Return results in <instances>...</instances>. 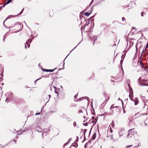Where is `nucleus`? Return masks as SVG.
<instances>
[{"label": "nucleus", "instance_id": "obj_1", "mask_svg": "<svg viewBox=\"0 0 148 148\" xmlns=\"http://www.w3.org/2000/svg\"><path fill=\"white\" fill-rule=\"evenodd\" d=\"M134 130V129H131L129 130L128 131V134H127V137L128 138H130L132 136V131H133ZM133 132V135H134V134H135L137 133V132L135 131H132Z\"/></svg>", "mask_w": 148, "mask_h": 148}, {"label": "nucleus", "instance_id": "obj_2", "mask_svg": "<svg viewBox=\"0 0 148 148\" xmlns=\"http://www.w3.org/2000/svg\"><path fill=\"white\" fill-rule=\"evenodd\" d=\"M144 106L143 108H145L146 109H148V100H147L144 101Z\"/></svg>", "mask_w": 148, "mask_h": 148}, {"label": "nucleus", "instance_id": "obj_3", "mask_svg": "<svg viewBox=\"0 0 148 148\" xmlns=\"http://www.w3.org/2000/svg\"><path fill=\"white\" fill-rule=\"evenodd\" d=\"M129 97H130V99H131V100L133 101H134V104H135V105H137L138 103V100H133L132 99V97H132V96H131V95H129Z\"/></svg>", "mask_w": 148, "mask_h": 148}, {"label": "nucleus", "instance_id": "obj_4", "mask_svg": "<svg viewBox=\"0 0 148 148\" xmlns=\"http://www.w3.org/2000/svg\"><path fill=\"white\" fill-rule=\"evenodd\" d=\"M29 39L26 42V43H25V48L26 49L27 48V45L28 48H29L30 46V44H29Z\"/></svg>", "mask_w": 148, "mask_h": 148}, {"label": "nucleus", "instance_id": "obj_5", "mask_svg": "<svg viewBox=\"0 0 148 148\" xmlns=\"http://www.w3.org/2000/svg\"><path fill=\"white\" fill-rule=\"evenodd\" d=\"M129 123L130 124L132 122V118H129Z\"/></svg>", "mask_w": 148, "mask_h": 148}, {"label": "nucleus", "instance_id": "obj_6", "mask_svg": "<svg viewBox=\"0 0 148 148\" xmlns=\"http://www.w3.org/2000/svg\"><path fill=\"white\" fill-rule=\"evenodd\" d=\"M114 123L113 122H112L110 124V125L109 127H111V128H112V127H113V126H114Z\"/></svg>", "mask_w": 148, "mask_h": 148}, {"label": "nucleus", "instance_id": "obj_7", "mask_svg": "<svg viewBox=\"0 0 148 148\" xmlns=\"http://www.w3.org/2000/svg\"><path fill=\"white\" fill-rule=\"evenodd\" d=\"M45 71H49V72H53V70H47V69H44Z\"/></svg>", "mask_w": 148, "mask_h": 148}, {"label": "nucleus", "instance_id": "obj_8", "mask_svg": "<svg viewBox=\"0 0 148 148\" xmlns=\"http://www.w3.org/2000/svg\"><path fill=\"white\" fill-rule=\"evenodd\" d=\"M90 14V13L86 12L84 13V14L86 16H88Z\"/></svg>", "mask_w": 148, "mask_h": 148}, {"label": "nucleus", "instance_id": "obj_9", "mask_svg": "<svg viewBox=\"0 0 148 148\" xmlns=\"http://www.w3.org/2000/svg\"><path fill=\"white\" fill-rule=\"evenodd\" d=\"M12 0H8L6 2V4H8L11 2Z\"/></svg>", "mask_w": 148, "mask_h": 148}, {"label": "nucleus", "instance_id": "obj_10", "mask_svg": "<svg viewBox=\"0 0 148 148\" xmlns=\"http://www.w3.org/2000/svg\"><path fill=\"white\" fill-rule=\"evenodd\" d=\"M129 88H130V92H132L131 95H131V96H132V97H133V95H132L133 93L132 92V89L131 88H130V87H129Z\"/></svg>", "mask_w": 148, "mask_h": 148}, {"label": "nucleus", "instance_id": "obj_11", "mask_svg": "<svg viewBox=\"0 0 148 148\" xmlns=\"http://www.w3.org/2000/svg\"><path fill=\"white\" fill-rule=\"evenodd\" d=\"M114 107H115L113 105H112L111 106V107H110V110H112V108H114Z\"/></svg>", "mask_w": 148, "mask_h": 148}, {"label": "nucleus", "instance_id": "obj_12", "mask_svg": "<svg viewBox=\"0 0 148 148\" xmlns=\"http://www.w3.org/2000/svg\"><path fill=\"white\" fill-rule=\"evenodd\" d=\"M140 85L141 86H147L148 84H140Z\"/></svg>", "mask_w": 148, "mask_h": 148}, {"label": "nucleus", "instance_id": "obj_13", "mask_svg": "<svg viewBox=\"0 0 148 148\" xmlns=\"http://www.w3.org/2000/svg\"><path fill=\"white\" fill-rule=\"evenodd\" d=\"M147 48H148V42L147 43L146 47L145 48V50H146Z\"/></svg>", "mask_w": 148, "mask_h": 148}, {"label": "nucleus", "instance_id": "obj_14", "mask_svg": "<svg viewBox=\"0 0 148 148\" xmlns=\"http://www.w3.org/2000/svg\"><path fill=\"white\" fill-rule=\"evenodd\" d=\"M110 132L111 133H112V128H111V127H110Z\"/></svg>", "mask_w": 148, "mask_h": 148}, {"label": "nucleus", "instance_id": "obj_15", "mask_svg": "<svg viewBox=\"0 0 148 148\" xmlns=\"http://www.w3.org/2000/svg\"><path fill=\"white\" fill-rule=\"evenodd\" d=\"M76 123L75 122H74L73 123V125L74 126H75L76 125Z\"/></svg>", "mask_w": 148, "mask_h": 148}, {"label": "nucleus", "instance_id": "obj_16", "mask_svg": "<svg viewBox=\"0 0 148 148\" xmlns=\"http://www.w3.org/2000/svg\"><path fill=\"white\" fill-rule=\"evenodd\" d=\"M122 20L123 21H124L125 20V18H124V17H123L122 18Z\"/></svg>", "mask_w": 148, "mask_h": 148}, {"label": "nucleus", "instance_id": "obj_17", "mask_svg": "<svg viewBox=\"0 0 148 148\" xmlns=\"http://www.w3.org/2000/svg\"><path fill=\"white\" fill-rule=\"evenodd\" d=\"M69 142L66 143H65V144H64V145H65H65H67L69 144Z\"/></svg>", "mask_w": 148, "mask_h": 148}, {"label": "nucleus", "instance_id": "obj_18", "mask_svg": "<svg viewBox=\"0 0 148 148\" xmlns=\"http://www.w3.org/2000/svg\"><path fill=\"white\" fill-rule=\"evenodd\" d=\"M110 138L111 139H113V136L112 135H111L110 136Z\"/></svg>", "mask_w": 148, "mask_h": 148}, {"label": "nucleus", "instance_id": "obj_19", "mask_svg": "<svg viewBox=\"0 0 148 148\" xmlns=\"http://www.w3.org/2000/svg\"><path fill=\"white\" fill-rule=\"evenodd\" d=\"M147 50H147V49H146V50H145V49H143V53H144V52H145V50L147 51Z\"/></svg>", "mask_w": 148, "mask_h": 148}, {"label": "nucleus", "instance_id": "obj_20", "mask_svg": "<svg viewBox=\"0 0 148 148\" xmlns=\"http://www.w3.org/2000/svg\"><path fill=\"white\" fill-rule=\"evenodd\" d=\"M148 122V119H147L145 121V122L147 123Z\"/></svg>", "mask_w": 148, "mask_h": 148}, {"label": "nucleus", "instance_id": "obj_21", "mask_svg": "<svg viewBox=\"0 0 148 148\" xmlns=\"http://www.w3.org/2000/svg\"><path fill=\"white\" fill-rule=\"evenodd\" d=\"M40 114V113H36L35 114V115H38V114Z\"/></svg>", "mask_w": 148, "mask_h": 148}, {"label": "nucleus", "instance_id": "obj_22", "mask_svg": "<svg viewBox=\"0 0 148 148\" xmlns=\"http://www.w3.org/2000/svg\"><path fill=\"white\" fill-rule=\"evenodd\" d=\"M141 16H143V12H142L141 13Z\"/></svg>", "mask_w": 148, "mask_h": 148}, {"label": "nucleus", "instance_id": "obj_23", "mask_svg": "<svg viewBox=\"0 0 148 148\" xmlns=\"http://www.w3.org/2000/svg\"><path fill=\"white\" fill-rule=\"evenodd\" d=\"M132 145H130L129 146H128L127 147V148L128 147H132Z\"/></svg>", "mask_w": 148, "mask_h": 148}, {"label": "nucleus", "instance_id": "obj_24", "mask_svg": "<svg viewBox=\"0 0 148 148\" xmlns=\"http://www.w3.org/2000/svg\"><path fill=\"white\" fill-rule=\"evenodd\" d=\"M79 113H81V112H82V110H80L79 111Z\"/></svg>", "mask_w": 148, "mask_h": 148}, {"label": "nucleus", "instance_id": "obj_25", "mask_svg": "<svg viewBox=\"0 0 148 148\" xmlns=\"http://www.w3.org/2000/svg\"><path fill=\"white\" fill-rule=\"evenodd\" d=\"M49 98H50V97H51V95H49Z\"/></svg>", "mask_w": 148, "mask_h": 148}, {"label": "nucleus", "instance_id": "obj_26", "mask_svg": "<svg viewBox=\"0 0 148 148\" xmlns=\"http://www.w3.org/2000/svg\"><path fill=\"white\" fill-rule=\"evenodd\" d=\"M2 8V7H0V10H1Z\"/></svg>", "mask_w": 148, "mask_h": 148}, {"label": "nucleus", "instance_id": "obj_27", "mask_svg": "<svg viewBox=\"0 0 148 148\" xmlns=\"http://www.w3.org/2000/svg\"><path fill=\"white\" fill-rule=\"evenodd\" d=\"M18 27H21V25H18Z\"/></svg>", "mask_w": 148, "mask_h": 148}, {"label": "nucleus", "instance_id": "obj_28", "mask_svg": "<svg viewBox=\"0 0 148 148\" xmlns=\"http://www.w3.org/2000/svg\"><path fill=\"white\" fill-rule=\"evenodd\" d=\"M39 79H37L36 81H35V83L36 82V81H37L38 80H39Z\"/></svg>", "mask_w": 148, "mask_h": 148}, {"label": "nucleus", "instance_id": "obj_29", "mask_svg": "<svg viewBox=\"0 0 148 148\" xmlns=\"http://www.w3.org/2000/svg\"><path fill=\"white\" fill-rule=\"evenodd\" d=\"M8 100V99H7L5 100V102H6Z\"/></svg>", "mask_w": 148, "mask_h": 148}, {"label": "nucleus", "instance_id": "obj_30", "mask_svg": "<svg viewBox=\"0 0 148 148\" xmlns=\"http://www.w3.org/2000/svg\"><path fill=\"white\" fill-rule=\"evenodd\" d=\"M113 113V110H112V113Z\"/></svg>", "mask_w": 148, "mask_h": 148}, {"label": "nucleus", "instance_id": "obj_31", "mask_svg": "<svg viewBox=\"0 0 148 148\" xmlns=\"http://www.w3.org/2000/svg\"><path fill=\"white\" fill-rule=\"evenodd\" d=\"M55 92L56 93H58L57 92Z\"/></svg>", "mask_w": 148, "mask_h": 148}, {"label": "nucleus", "instance_id": "obj_32", "mask_svg": "<svg viewBox=\"0 0 148 148\" xmlns=\"http://www.w3.org/2000/svg\"><path fill=\"white\" fill-rule=\"evenodd\" d=\"M21 13H20V14H20H20H21Z\"/></svg>", "mask_w": 148, "mask_h": 148}, {"label": "nucleus", "instance_id": "obj_33", "mask_svg": "<svg viewBox=\"0 0 148 148\" xmlns=\"http://www.w3.org/2000/svg\"><path fill=\"white\" fill-rule=\"evenodd\" d=\"M44 133H42V135H43L44 134Z\"/></svg>", "mask_w": 148, "mask_h": 148}, {"label": "nucleus", "instance_id": "obj_34", "mask_svg": "<svg viewBox=\"0 0 148 148\" xmlns=\"http://www.w3.org/2000/svg\"><path fill=\"white\" fill-rule=\"evenodd\" d=\"M123 57V56H122L121 57Z\"/></svg>", "mask_w": 148, "mask_h": 148}, {"label": "nucleus", "instance_id": "obj_35", "mask_svg": "<svg viewBox=\"0 0 148 148\" xmlns=\"http://www.w3.org/2000/svg\"><path fill=\"white\" fill-rule=\"evenodd\" d=\"M145 124H146V125H147V124H146V123H145Z\"/></svg>", "mask_w": 148, "mask_h": 148}, {"label": "nucleus", "instance_id": "obj_36", "mask_svg": "<svg viewBox=\"0 0 148 148\" xmlns=\"http://www.w3.org/2000/svg\"><path fill=\"white\" fill-rule=\"evenodd\" d=\"M147 92H148V90H147Z\"/></svg>", "mask_w": 148, "mask_h": 148}]
</instances>
